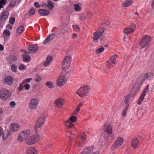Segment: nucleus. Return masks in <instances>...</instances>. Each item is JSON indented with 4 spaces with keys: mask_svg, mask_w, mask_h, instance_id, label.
<instances>
[{
    "mask_svg": "<svg viewBox=\"0 0 154 154\" xmlns=\"http://www.w3.org/2000/svg\"><path fill=\"white\" fill-rule=\"evenodd\" d=\"M151 37L148 35H145L142 38L140 44L141 48H148L150 45L151 41Z\"/></svg>",
    "mask_w": 154,
    "mask_h": 154,
    "instance_id": "2",
    "label": "nucleus"
},
{
    "mask_svg": "<svg viewBox=\"0 0 154 154\" xmlns=\"http://www.w3.org/2000/svg\"><path fill=\"white\" fill-rule=\"evenodd\" d=\"M6 28L8 29H12V27L10 25L8 24L7 25Z\"/></svg>",
    "mask_w": 154,
    "mask_h": 154,
    "instance_id": "63",
    "label": "nucleus"
},
{
    "mask_svg": "<svg viewBox=\"0 0 154 154\" xmlns=\"http://www.w3.org/2000/svg\"><path fill=\"white\" fill-rule=\"evenodd\" d=\"M15 21V19L14 17H11L9 20V22L12 25H13Z\"/></svg>",
    "mask_w": 154,
    "mask_h": 154,
    "instance_id": "46",
    "label": "nucleus"
},
{
    "mask_svg": "<svg viewBox=\"0 0 154 154\" xmlns=\"http://www.w3.org/2000/svg\"><path fill=\"white\" fill-rule=\"evenodd\" d=\"M28 49L29 52L31 53L36 52L38 49V47L35 45H31L28 47Z\"/></svg>",
    "mask_w": 154,
    "mask_h": 154,
    "instance_id": "17",
    "label": "nucleus"
},
{
    "mask_svg": "<svg viewBox=\"0 0 154 154\" xmlns=\"http://www.w3.org/2000/svg\"><path fill=\"white\" fill-rule=\"evenodd\" d=\"M71 61V57L70 56H66L64 60L62 66L63 70H66L68 69L70 65Z\"/></svg>",
    "mask_w": 154,
    "mask_h": 154,
    "instance_id": "6",
    "label": "nucleus"
},
{
    "mask_svg": "<svg viewBox=\"0 0 154 154\" xmlns=\"http://www.w3.org/2000/svg\"><path fill=\"white\" fill-rule=\"evenodd\" d=\"M7 0H0V5H5L6 4Z\"/></svg>",
    "mask_w": 154,
    "mask_h": 154,
    "instance_id": "57",
    "label": "nucleus"
},
{
    "mask_svg": "<svg viewBox=\"0 0 154 154\" xmlns=\"http://www.w3.org/2000/svg\"><path fill=\"white\" fill-rule=\"evenodd\" d=\"M63 100L61 98H58L56 99L55 102V103L58 107H60L63 105Z\"/></svg>",
    "mask_w": 154,
    "mask_h": 154,
    "instance_id": "26",
    "label": "nucleus"
},
{
    "mask_svg": "<svg viewBox=\"0 0 154 154\" xmlns=\"http://www.w3.org/2000/svg\"><path fill=\"white\" fill-rule=\"evenodd\" d=\"M10 96V94L6 89L3 88L0 91V98L2 100H5Z\"/></svg>",
    "mask_w": 154,
    "mask_h": 154,
    "instance_id": "7",
    "label": "nucleus"
},
{
    "mask_svg": "<svg viewBox=\"0 0 154 154\" xmlns=\"http://www.w3.org/2000/svg\"><path fill=\"white\" fill-rule=\"evenodd\" d=\"M22 56L23 57V61L24 62H29V61H30L31 59L30 56L29 55H28L26 54H23Z\"/></svg>",
    "mask_w": 154,
    "mask_h": 154,
    "instance_id": "28",
    "label": "nucleus"
},
{
    "mask_svg": "<svg viewBox=\"0 0 154 154\" xmlns=\"http://www.w3.org/2000/svg\"><path fill=\"white\" fill-rule=\"evenodd\" d=\"M94 149L93 146H91L90 147H86L84 149L83 151L80 154H90L91 153L93 152Z\"/></svg>",
    "mask_w": 154,
    "mask_h": 154,
    "instance_id": "15",
    "label": "nucleus"
},
{
    "mask_svg": "<svg viewBox=\"0 0 154 154\" xmlns=\"http://www.w3.org/2000/svg\"><path fill=\"white\" fill-rule=\"evenodd\" d=\"M17 0H13L11 1L9 5V6L11 7H14L16 5L17 2Z\"/></svg>",
    "mask_w": 154,
    "mask_h": 154,
    "instance_id": "34",
    "label": "nucleus"
},
{
    "mask_svg": "<svg viewBox=\"0 0 154 154\" xmlns=\"http://www.w3.org/2000/svg\"><path fill=\"white\" fill-rule=\"evenodd\" d=\"M65 124L67 128H70L74 125L72 122H65Z\"/></svg>",
    "mask_w": 154,
    "mask_h": 154,
    "instance_id": "40",
    "label": "nucleus"
},
{
    "mask_svg": "<svg viewBox=\"0 0 154 154\" xmlns=\"http://www.w3.org/2000/svg\"><path fill=\"white\" fill-rule=\"evenodd\" d=\"M45 85L48 86L49 88H53V83L51 82L48 81L45 83Z\"/></svg>",
    "mask_w": 154,
    "mask_h": 154,
    "instance_id": "36",
    "label": "nucleus"
},
{
    "mask_svg": "<svg viewBox=\"0 0 154 154\" xmlns=\"http://www.w3.org/2000/svg\"><path fill=\"white\" fill-rule=\"evenodd\" d=\"M134 32L130 28H126L124 29L123 30L124 33L126 35L129 34Z\"/></svg>",
    "mask_w": 154,
    "mask_h": 154,
    "instance_id": "32",
    "label": "nucleus"
},
{
    "mask_svg": "<svg viewBox=\"0 0 154 154\" xmlns=\"http://www.w3.org/2000/svg\"><path fill=\"white\" fill-rule=\"evenodd\" d=\"M130 100V97L129 95V94H127L126 95L124 103H125L126 106H129V104L128 103V102Z\"/></svg>",
    "mask_w": 154,
    "mask_h": 154,
    "instance_id": "33",
    "label": "nucleus"
},
{
    "mask_svg": "<svg viewBox=\"0 0 154 154\" xmlns=\"http://www.w3.org/2000/svg\"><path fill=\"white\" fill-rule=\"evenodd\" d=\"M34 5L35 7L36 8H39L40 7V6L38 2H36L34 3Z\"/></svg>",
    "mask_w": 154,
    "mask_h": 154,
    "instance_id": "59",
    "label": "nucleus"
},
{
    "mask_svg": "<svg viewBox=\"0 0 154 154\" xmlns=\"http://www.w3.org/2000/svg\"><path fill=\"white\" fill-rule=\"evenodd\" d=\"M75 146H77L78 147H81L83 146V143H78L77 142L75 141Z\"/></svg>",
    "mask_w": 154,
    "mask_h": 154,
    "instance_id": "56",
    "label": "nucleus"
},
{
    "mask_svg": "<svg viewBox=\"0 0 154 154\" xmlns=\"http://www.w3.org/2000/svg\"><path fill=\"white\" fill-rule=\"evenodd\" d=\"M128 106H125L122 112V114L123 116L125 117L126 116V111L128 109Z\"/></svg>",
    "mask_w": 154,
    "mask_h": 154,
    "instance_id": "35",
    "label": "nucleus"
},
{
    "mask_svg": "<svg viewBox=\"0 0 154 154\" xmlns=\"http://www.w3.org/2000/svg\"><path fill=\"white\" fill-rule=\"evenodd\" d=\"M72 27L73 29L75 30L76 29H78L79 30H80V27L79 26L77 25H73L72 26Z\"/></svg>",
    "mask_w": 154,
    "mask_h": 154,
    "instance_id": "51",
    "label": "nucleus"
},
{
    "mask_svg": "<svg viewBox=\"0 0 154 154\" xmlns=\"http://www.w3.org/2000/svg\"><path fill=\"white\" fill-rule=\"evenodd\" d=\"M32 78H29L24 79L23 80L22 83L23 84L25 83H30V81L32 80Z\"/></svg>",
    "mask_w": 154,
    "mask_h": 154,
    "instance_id": "42",
    "label": "nucleus"
},
{
    "mask_svg": "<svg viewBox=\"0 0 154 154\" xmlns=\"http://www.w3.org/2000/svg\"><path fill=\"white\" fill-rule=\"evenodd\" d=\"M17 59L16 57L13 55L10 56L7 58V60L10 63H14V62H16Z\"/></svg>",
    "mask_w": 154,
    "mask_h": 154,
    "instance_id": "25",
    "label": "nucleus"
},
{
    "mask_svg": "<svg viewBox=\"0 0 154 154\" xmlns=\"http://www.w3.org/2000/svg\"><path fill=\"white\" fill-rule=\"evenodd\" d=\"M30 130L28 129L21 132L18 135V140L21 142L24 141L30 134Z\"/></svg>",
    "mask_w": 154,
    "mask_h": 154,
    "instance_id": "4",
    "label": "nucleus"
},
{
    "mask_svg": "<svg viewBox=\"0 0 154 154\" xmlns=\"http://www.w3.org/2000/svg\"><path fill=\"white\" fill-rule=\"evenodd\" d=\"M9 12L8 11H3L0 17V22H2L6 20L9 16Z\"/></svg>",
    "mask_w": 154,
    "mask_h": 154,
    "instance_id": "14",
    "label": "nucleus"
},
{
    "mask_svg": "<svg viewBox=\"0 0 154 154\" xmlns=\"http://www.w3.org/2000/svg\"><path fill=\"white\" fill-rule=\"evenodd\" d=\"M45 119V117H41L39 118L37 120V122L35 126V130L36 133H38V128H40L44 124Z\"/></svg>",
    "mask_w": 154,
    "mask_h": 154,
    "instance_id": "8",
    "label": "nucleus"
},
{
    "mask_svg": "<svg viewBox=\"0 0 154 154\" xmlns=\"http://www.w3.org/2000/svg\"><path fill=\"white\" fill-rule=\"evenodd\" d=\"M47 57H49L48 58V61L49 62L50 61V63L53 60V58L52 56H51L50 55H48V56Z\"/></svg>",
    "mask_w": 154,
    "mask_h": 154,
    "instance_id": "58",
    "label": "nucleus"
},
{
    "mask_svg": "<svg viewBox=\"0 0 154 154\" xmlns=\"http://www.w3.org/2000/svg\"><path fill=\"white\" fill-rule=\"evenodd\" d=\"M46 5L47 4H46L45 2H42L41 3V6L42 7H47L46 6Z\"/></svg>",
    "mask_w": 154,
    "mask_h": 154,
    "instance_id": "62",
    "label": "nucleus"
},
{
    "mask_svg": "<svg viewBox=\"0 0 154 154\" xmlns=\"http://www.w3.org/2000/svg\"><path fill=\"white\" fill-rule=\"evenodd\" d=\"M101 48H99L96 50V52L97 53L100 54L104 51V48L102 46H101Z\"/></svg>",
    "mask_w": 154,
    "mask_h": 154,
    "instance_id": "39",
    "label": "nucleus"
},
{
    "mask_svg": "<svg viewBox=\"0 0 154 154\" xmlns=\"http://www.w3.org/2000/svg\"><path fill=\"white\" fill-rule=\"evenodd\" d=\"M136 26L134 23H132L131 25V27L130 28L133 31H134L136 28Z\"/></svg>",
    "mask_w": 154,
    "mask_h": 154,
    "instance_id": "50",
    "label": "nucleus"
},
{
    "mask_svg": "<svg viewBox=\"0 0 154 154\" xmlns=\"http://www.w3.org/2000/svg\"><path fill=\"white\" fill-rule=\"evenodd\" d=\"M103 130L105 132L109 134H111L112 133V129L111 125L105 124L104 126Z\"/></svg>",
    "mask_w": 154,
    "mask_h": 154,
    "instance_id": "16",
    "label": "nucleus"
},
{
    "mask_svg": "<svg viewBox=\"0 0 154 154\" xmlns=\"http://www.w3.org/2000/svg\"><path fill=\"white\" fill-rule=\"evenodd\" d=\"M104 32V29L102 27H100L97 31L93 33V41L95 43H97L99 38L101 37L102 35Z\"/></svg>",
    "mask_w": 154,
    "mask_h": 154,
    "instance_id": "5",
    "label": "nucleus"
},
{
    "mask_svg": "<svg viewBox=\"0 0 154 154\" xmlns=\"http://www.w3.org/2000/svg\"><path fill=\"white\" fill-rule=\"evenodd\" d=\"M49 57H47L46 61L45 62H44L43 63V65L45 66H48L50 63V61L49 62L48 61V58H49Z\"/></svg>",
    "mask_w": 154,
    "mask_h": 154,
    "instance_id": "45",
    "label": "nucleus"
},
{
    "mask_svg": "<svg viewBox=\"0 0 154 154\" xmlns=\"http://www.w3.org/2000/svg\"><path fill=\"white\" fill-rule=\"evenodd\" d=\"M149 86V85H147L145 88L144 90L143 91L140 97L137 100V104H138L140 105L141 104L142 101L144 99V97L146 95V93L147 92L149 89L148 87Z\"/></svg>",
    "mask_w": 154,
    "mask_h": 154,
    "instance_id": "12",
    "label": "nucleus"
},
{
    "mask_svg": "<svg viewBox=\"0 0 154 154\" xmlns=\"http://www.w3.org/2000/svg\"><path fill=\"white\" fill-rule=\"evenodd\" d=\"M48 4L46 5V6L49 9L51 10L54 7V5L53 2L50 0L47 1Z\"/></svg>",
    "mask_w": 154,
    "mask_h": 154,
    "instance_id": "29",
    "label": "nucleus"
},
{
    "mask_svg": "<svg viewBox=\"0 0 154 154\" xmlns=\"http://www.w3.org/2000/svg\"><path fill=\"white\" fill-rule=\"evenodd\" d=\"M118 57V56L116 54H114V55L112 56L110 58V59L111 60V62L107 61V62H109V64H111L112 63L114 64H116V62L115 58L116 57Z\"/></svg>",
    "mask_w": 154,
    "mask_h": 154,
    "instance_id": "27",
    "label": "nucleus"
},
{
    "mask_svg": "<svg viewBox=\"0 0 154 154\" xmlns=\"http://www.w3.org/2000/svg\"><path fill=\"white\" fill-rule=\"evenodd\" d=\"M24 88L26 90H28L30 88V85L29 84H26L24 86Z\"/></svg>",
    "mask_w": 154,
    "mask_h": 154,
    "instance_id": "54",
    "label": "nucleus"
},
{
    "mask_svg": "<svg viewBox=\"0 0 154 154\" xmlns=\"http://www.w3.org/2000/svg\"><path fill=\"white\" fill-rule=\"evenodd\" d=\"M123 143V140L120 137L116 139L115 142L110 147L111 150H115L117 148L121 146Z\"/></svg>",
    "mask_w": 154,
    "mask_h": 154,
    "instance_id": "9",
    "label": "nucleus"
},
{
    "mask_svg": "<svg viewBox=\"0 0 154 154\" xmlns=\"http://www.w3.org/2000/svg\"><path fill=\"white\" fill-rule=\"evenodd\" d=\"M74 8L75 11H79L81 10V8L79 5L77 4H74Z\"/></svg>",
    "mask_w": 154,
    "mask_h": 154,
    "instance_id": "41",
    "label": "nucleus"
},
{
    "mask_svg": "<svg viewBox=\"0 0 154 154\" xmlns=\"http://www.w3.org/2000/svg\"><path fill=\"white\" fill-rule=\"evenodd\" d=\"M38 12V14L42 16H47L50 14V12L48 10L44 9H39Z\"/></svg>",
    "mask_w": 154,
    "mask_h": 154,
    "instance_id": "18",
    "label": "nucleus"
},
{
    "mask_svg": "<svg viewBox=\"0 0 154 154\" xmlns=\"http://www.w3.org/2000/svg\"><path fill=\"white\" fill-rule=\"evenodd\" d=\"M38 103V101L37 99H32L30 101L29 106L31 109H34L37 108Z\"/></svg>",
    "mask_w": 154,
    "mask_h": 154,
    "instance_id": "13",
    "label": "nucleus"
},
{
    "mask_svg": "<svg viewBox=\"0 0 154 154\" xmlns=\"http://www.w3.org/2000/svg\"><path fill=\"white\" fill-rule=\"evenodd\" d=\"M37 151L34 147H30L26 150V154H37Z\"/></svg>",
    "mask_w": 154,
    "mask_h": 154,
    "instance_id": "22",
    "label": "nucleus"
},
{
    "mask_svg": "<svg viewBox=\"0 0 154 154\" xmlns=\"http://www.w3.org/2000/svg\"><path fill=\"white\" fill-rule=\"evenodd\" d=\"M23 84L22 83L19 86L18 88V91L19 92H20L22 90H23Z\"/></svg>",
    "mask_w": 154,
    "mask_h": 154,
    "instance_id": "52",
    "label": "nucleus"
},
{
    "mask_svg": "<svg viewBox=\"0 0 154 154\" xmlns=\"http://www.w3.org/2000/svg\"><path fill=\"white\" fill-rule=\"evenodd\" d=\"M24 27L23 26H20L17 28V32L20 33H22L24 31Z\"/></svg>",
    "mask_w": 154,
    "mask_h": 154,
    "instance_id": "37",
    "label": "nucleus"
},
{
    "mask_svg": "<svg viewBox=\"0 0 154 154\" xmlns=\"http://www.w3.org/2000/svg\"><path fill=\"white\" fill-rule=\"evenodd\" d=\"M10 132L8 131H4L0 135H2L3 140H5L7 139L10 135Z\"/></svg>",
    "mask_w": 154,
    "mask_h": 154,
    "instance_id": "24",
    "label": "nucleus"
},
{
    "mask_svg": "<svg viewBox=\"0 0 154 154\" xmlns=\"http://www.w3.org/2000/svg\"><path fill=\"white\" fill-rule=\"evenodd\" d=\"M149 75L147 73L141 74L138 78L134 84L130 91L131 96H135L139 91L146 79L149 78Z\"/></svg>",
    "mask_w": 154,
    "mask_h": 154,
    "instance_id": "1",
    "label": "nucleus"
},
{
    "mask_svg": "<svg viewBox=\"0 0 154 154\" xmlns=\"http://www.w3.org/2000/svg\"><path fill=\"white\" fill-rule=\"evenodd\" d=\"M3 35L5 37L8 36L10 35L9 31L7 29H5L4 31Z\"/></svg>",
    "mask_w": 154,
    "mask_h": 154,
    "instance_id": "44",
    "label": "nucleus"
},
{
    "mask_svg": "<svg viewBox=\"0 0 154 154\" xmlns=\"http://www.w3.org/2000/svg\"><path fill=\"white\" fill-rule=\"evenodd\" d=\"M55 36V33H52L48 37L46 38L44 41L43 43L45 44L49 42H51L54 38Z\"/></svg>",
    "mask_w": 154,
    "mask_h": 154,
    "instance_id": "19",
    "label": "nucleus"
},
{
    "mask_svg": "<svg viewBox=\"0 0 154 154\" xmlns=\"http://www.w3.org/2000/svg\"><path fill=\"white\" fill-rule=\"evenodd\" d=\"M38 138V135H35L29 137L26 140L25 143L28 145H32L35 143V141Z\"/></svg>",
    "mask_w": 154,
    "mask_h": 154,
    "instance_id": "10",
    "label": "nucleus"
},
{
    "mask_svg": "<svg viewBox=\"0 0 154 154\" xmlns=\"http://www.w3.org/2000/svg\"><path fill=\"white\" fill-rule=\"evenodd\" d=\"M4 48L3 46L2 45H0V50L2 51L4 50Z\"/></svg>",
    "mask_w": 154,
    "mask_h": 154,
    "instance_id": "64",
    "label": "nucleus"
},
{
    "mask_svg": "<svg viewBox=\"0 0 154 154\" xmlns=\"http://www.w3.org/2000/svg\"><path fill=\"white\" fill-rule=\"evenodd\" d=\"M82 105V103H80L78 105L77 107L76 110L75 111V114H76L80 110V107Z\"/></svg>",
    "mask_w": 154,
    "mask_h": 154,
    "instance_id": "43",
    "label": "nucleus"
},
{
    "mask_svg": "<svg viewBox=\"0 0 154 154\" xmlns=\"http://www.w3.org/2000/svg\"><path fill=\"white\" fill-rule=\"evenodd\" d=\"M77 120V119L76 117L74 116H71L70 117L69 119L66 121H65L66 122H75Z\"/></svg>",
    "mask_w": 154,
    "mask_h": 154,
    "instance_id": "30",
    "label": "nucleus"
},
{
    "mask_svg": "<svg viewBox=\"0 0 154 154\" xmlns=\"http://www.w3.org/2000/svg\"><path fill=\"white\" fill-rule=\"evenodd\" d=\"M90 89V87L87 85H85L79 89L76 92L80 97H83L86 96L89 92Z\"/></svg>",
    "mask_w": 154,
    "mask_h": 154,
    "instance_id": "3",
    "label": "nucleus"
},
{
    "mask_svg": "<svg viewBox=\"0 0 154 154\" xmlns=\"http://www.w3.org/2000/svg\"><path fill=\"white\" fill-rule=\"evenodd\" d=\"M18 69L20 70L25 69V67L24 65L21 64L19 66Z\"/></svg>",
    "mask_w": 154,
    "mask_h": 154,
    "instance_id": "49",
    "label": "nucleus"
},
{
    "mask_svg": "<svg viewBox=\"0 0 154 154\" xmlns=\"http://www.w3.org/2000/svg\"><path fill=\"white\" fill-rule=\"evenodd\" d=\"M77 137L79 139L84 140H85L86 137V135L85 134H83V135L82 136H78Z\"/></svg>",
    "mask_w": 154,
    "mask_h": 154,
    "instance_id": "48",
    "label": "nucleus"
},
{
    "mask_svg": "<svg viewBox=\"0 0 154 154\" xmlns=\"http://www.w3.org/2000/svg\"><path fill=\"white\" fill-rule=\"evenodd\" d=\"M20 51H21L22 52H23L24 53H25V54H30L31 53V52H27L26 51H25L24 49H21L20 50Z\"/></svg>",
    "mask_w": 154,
    "mask_h": 154,
    "instance_id": "60",
    "label": "nucleus"
},
{
    "mask_svg": "<svg viewBox=\"0 0 154 154\" xmlns=\"http://www.w3.org/2000/svg\"><path fill=\"white\" fill-rule=\"evenodd\" d=\"M41 79L40 76H38L35 79V81L36 82H39L41 81Z\"/></svg>",
    "mask_w": 154,
    "mask_h": 154,
    "instance_id": "53",
    "label": "nucleus"
},
{
    "mask_svg": "<svg viewBox=\"0 0 154 154\" xmlns=\"http://www.w3.org/2000/svg\"><path fill=\"white\" fill-rule=\"evenodd\" d=\"M87 17L88 18L90 19L92 16V14L91 13H88L87 14Z\"/></svg>",
    "mask_w": 154,
    "mask_h": 154,
    "instance_id": "61",
    "label": "nucleus"
},
{
    "mask_svg": "<svg viewBox=\"0 0 154 154\" xmlns=\"http://www.w3.org/2000/svg\"><path fill=\"white\" fill-rule=\"evenodd\" d=\"M20 127L19 125L17 124H12L10 128L11 131L15 132L19 130Z\"/></svg>",
    "mask_w": 154,
    "mask_h": 154,
    "instance_id": "21",
    "label": "nucleus"
},
{
    "mask_svg": "<svg viewBox=\"0 0 154 154\" xmlns=\"http://www.w3.org/2000/svg\"><path fill=\"white\" fill-rule=\"evenodd\" d=\"M11 69L13 72H17V67L15 65H13L11 66Z\"/></svg>",
    "mask_w": 154,
    "mask_h": 154,
    "instance_id": "47",
    "label": "nucleus"
},
{
    "mask_svg": "<svg viewBox=\"0 0 154 154\" xmlns=\"http://www.w3.org/2000/svg\"><path fill=\"white\" fill-rule=\"evenodd\" d=\"M13 81V79L10 76H7L5 77L4 79V82L7 85H11Z\"/></svg>",
    "mask_w": 154,
    "mask_h": 154,
    "instance_id": "20",
    "label": "nucleus"
},
{
    "mask_svg": "<svg viewBox=\"0 0 154 154\" xmlns=\"http://www.w3.org/2000/svg\"><path fill=\"white\" fill-rule=\"evenodd\" d=\"M10 105L11 107H13L16 105L15 102L14 101H11L10 102Z\"/></svg>",
    "mask_w": 154,
    "mask_h": 154,
    "instance_id": "55",
    "label": "nucleus"
},
{
    "mask_svg": "<svg viewBox=\"0 0 154 154\" xmlns=\"http://www.w3.org/2000/svg\"><path fill=\"white\" fill-rule=\"evenodd\" d=\"M132 3V2L130 0H127L122 4V6L124 7H126L130 5Z\"/></svg>",
    "mask_w": 154,
    "mask_h": 154,
    "instance_id": "31",
    "label": "nucleus"
},
{
    "mask_svg": "<svg viewBox=\"0 0 154 154\" xmlns=\"http://www.w3.org/2000/svg\"><path fill=\"white\" fill-rule=\"evenodd\" d=\"M139 141L136 138H133L131 142V145L132 146L134 149L137 147Z\"/></svg>",
    "mask_w": 154,
    "mask_h": 154,
    "instance_id": "23",
    "label": "nucleus"
},
{
    "mask_svg": "<svg viewBox=\"0 0 154 154\" xmlns=\"http://www.w3.org/2000/svg\"><path fill=\"white\" fill-rule=\"evenodd\" d=\"M67 82L66 77L64 75L60 76L57 80V85L58 86H62Z\"/></svg>",
    "mask_w": 154,
    "mask_h": 154,
    "instance_id": "11",
    "label": "nucleus"
},
{
    "mask_svg": "<svg viewBox=\"0 0 154 154\" xmlns=\"http://www.w3.org/2000/svg\"><path fill=\"white\" fill-rule=\"evenodd\" d=\"M36 10L33 7L30 8V10L29 12V15L30 16L33 15L36 11Z\"/></svg>",
    "mask_w": 154,
    "mask_h": 154,
    "instance_id": "38",
    "label": "nucleus"
}]
</instances>
